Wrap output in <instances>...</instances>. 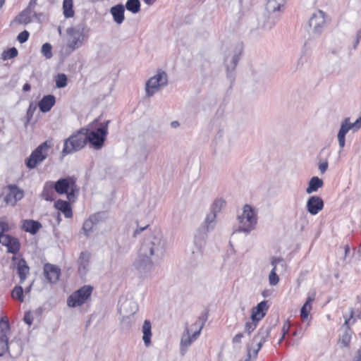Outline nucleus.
Segmentation results:
<instances>
[{"label": "nucleus", "instance_id": "nucleus-1", "mask_svg": "<svg viewBox=\"0 0 361 361\" xmlns=\"http://www.w3.org/2000/svg\"><path fill=\"white\" fill-rule=\"evenodd\" d=\"M88 29L84 24H78L66 30L65 44L61 50L63 56H67L82 47L88 39Z\"/></svg>", "mask_w": 361, "mask_h": 361}, {"label": "nucleus", "instance_id": "nucleus-2", "mask_svg": "<svg viewBox=\"0 0 361 361\" xmlns=\"http://www.w3.org/2000/svg\"><path fill=\"white\" fill-rule=\"evenodd\" d=\"M286 0H267L265 15L258 20L259 27L269 30L277 23L285 9Z\"/></svg>", "mask_w": 361, "mask_h": 361}, {"label": "nucleus", "instance_id": "nucleus-3", "mask_svg": "<svg viewBox=\"0 0 361 361\" xmlns=\"http://www.w3.org/2000/svg\"><path fill=\"white\" fill-rule=\"evenodd\" d=\"M166 250V240L159 233L149 237L142 245L141 252L154 258L164 256Z\"/></svg>", "mask_w": 361, "mask_h": 361}, {"label": "nucleus", "instance_id": "nucleus-4", "mask_svg": "<svg viewBox=\"0 0 361 361\" xmlns=\"http://www.w3.org/2000/svg\"><path fill=\"white\" fill-rule=\"evenodd\" d=\"M87 129L82 128L66 139L61 151L62 154L66 156L82 149L87 143Z\"/></svg>", "mask_w": 361, "mask_h": 361}, {"label": "nucleus", "instance_id": "nucleus-5", "mask_svg": "<svg viewBox=\"0 0 361 361\" xmlns=\"http://www.w3.org/2000/svg\"><path fill=\"white\" fill-rule=\"evenodd\" d=\"M168 84V75L162 69H157L154 75L145 83V92L148 97H152Z\"/></svg>", "mask_w": 361, "mask_h": 361}, {"label": "nucleus", "instance_id": "nucleus-6", "mask_svg": "<svg viewBox=\"0 0 361 361\" xmlns=\"http://www.w3.org/2000/svg\"><path fill=\"white\" fill-rule=\"evenodd\" d=\"M51 146L49 141H45L39 145L26 159V166L29 169H33L42 164L48 157Z\"/></svg>", "mask_w": 361, "mask_h": 361}, {"label": "nucleus", "instance_id": "nucleus-7", "mask_svg": "<svg viewBox=\"0 0 361 361\" xmlns=\"http://www.w3.org/2000/svg\"><path fill=\"white\" fill-rule=\"evenodd\" d=\"M239 230L250 233L257 224V216L251 206L246 204L243 208V212L238 216Z\"/></svg>", "mask_w": 361, "mask_h": 361}, {"label": "nucleus", "instance_id": "nucleus-8", "mask_svg": "<svg viewBox=\"0 0 361 361\" xmlns=\"http://www.w3.org/2000/svg\"><path fill=\"white\" fill-rule=\"evenodd\" d=\"M54 190L59 194H66L68 200H73L79 192V188L71 178H61L54 184Z\"/></svg>", "mask_w": 361, "mask_h": 361}, {"label": "nucleus", "instance_id": "nucleus-9", "mask_svg": "<svg viewBox=\"0 0 361 361\" xmlns=\"http://www.w3.org/2000/svg\"><path fill=\"white\" fill-rule=\"evenodd\" d=\"M140 278L143 279L150 276L154 270V263L151 257L141 252L133 264Z\"/></svg>", "mask_w": 361, "mask_h": 361}, {"label": "nucleus", "instance_id": "nucleus-10", "mask_svg": "<svg viewBox=\"0 0 361 361\" xmlns=\"http://www.w3.org/2000/svg\"><path fill=\"white\" fill-rule=\"evenodd\" d=\"M108 123L109 121L102 123L101 126L96 130H87V142L89 141L94 149H99L102 147L108 133Z\"/></svg>", "mask_w": 361, "mask_h": 361}, {"label": "nucleus", "instance_id": "nucleus-11", "mask_svg": "<svg viewBox=\"0 0 361 361\" xmlns=\"http://www.w3.org/2000/svg\"><path fill=\"white\" fill-rule=\"evenodd\" d=\"M326 25V14L321 10L314 12L309 20V31L315 36L319 35Z\"/></svg>", "mask_w": 361, "mask_h": 361}, {"label": "nucleus", "instance_id": "nucleus-12", "mask_svg": "<svg viewBox=\"0 0 361 361\" xmlns=\"http://www.w3.org/2000/svg\"><path fill=\"white\" fill-rule=\"evenodd\" d=\"M360 128L361 117H359L354 123H351L349 118H345L341 124V128L337 135L338 145L341 149L345 147V135L349 132V130H353L355 132L358 130Z\"/></svg>", "mask_w": 361, "mask_h": 361}, {"label": "nucleus", "instance_id": "nucleus-13", "mask_svg": "<svg viewBox=\"0 0 361 361\" xmlns=\"http://www.w3.org/2000/svg\"><path fill=\"white\" fill-rule=\"evenodd\" d=\"M93 288L91 286H84L69 296L67 304L71 307L82 305L91 295Z\"/></svg>", "mask_w": 361, "mask_h": 361}, {"label": "nucleus", "instance_id": "nucleus-14", "mask_svg": "<svg viewBox=\"0 0 361 361\" xmlns=\"http://www.w3.org/2000/svg\"><path fill=\"white\" fill-rule=\"evenodd\" d=\"M192 326L198 327V329L195 330V331L191 335L190 330L186 328L185 331L182 335L180 339V353L182 355H184L186 353L188 347L197 338L202 329V325L198 326L196 323L192 324Z\"/></svg>", "mask_w": 361, "mask_h": 361}, {"label": "nucleus", "instance_id": "nucleus-15", "mask_svg": "<svg viewBox=\"0 0 361 361\" xmlns=\"http://www.w3.org/2000/svg\"><path fill=\"white\" fill-rule=\"evenodd\" d=\"M5 192L4 201L7 204L12 206L23 197V191L14 185H8Z\"/></svg>", "mask_w": 361, "mask_h": 361}, {"label": "nucleus", "instance_id": "nucleus-16", "mask_svg": "<svg viewBox=\"0 0 361 361\" xmlns=\"http://www.w3.org/2000/svg\"><path fill=\"white\" fill-rule=\"evenodd\" d=\"M137 310L138 305L135 301L128 299H124L123 301L120 300L118 311L123 319L133 315Z\"/></svg>", "mask_w": 361, "mask_h": 361}, {"label": "nucleus", "instance_id": "nucleus-17", "mask_svg": "<svg viewBox=\"0 0 361 361\" xmlns=\"http://www.w3.org/2000/svg\"><path fill=\"white\" fill-rule=\"evenodd\" d=\"M354 314V312L353 309L350 310V316L348 318H345V322L343 324V326L345 328L344 333L340 336L339 341L343 345V347H347L351 339V331L350 329V326L355 322V319H353Z\"/></svg>", "mask_w": 361, "mask_h": 361}, {"label": "nucleus", "instance_id": "nucleus-18", "mask_svg": "<svg viewBox=\"0 0 361 361\" xmlns=\"http://www.w3.org/2000/svg\"><path fill=\"white\" fill-rule=\"evenodd\" d=\"M9 331L8 322L4 319L0 321V356L8 350L7 334Z\"/></svg>", "mask_w": 361, "mask_h": 361}, {"label": "nucleus", "instance_id": "nucleus-19", "mask_svg": "<svg viewBox=\"0 0 361 361\" xmlns=\"http://www.w3.org/2000/svg\"><path fill=\"white\" fill-rule=\"evenodd\" d=\"M91 268L90 254L87 252H81L78 259V273L80 277L86 276Z\"/></svg>", "mask_w": 361, "mask_h": 361}, {"label": "nucleus", "instance_id": "nucleus-20", "mask_svg": "<svg viewBox=\"0 0 361 361\" xmlns=\"http://www.w3.org/2000/svg\"><path fill=\"white\" fill-rule=\"evenodd\" d=\"M323 207L324 202L320 197L312 196L307 201V209L312 215L317 214L323 209Z\"/></svg>", "mask_w": 361, "mask_h": 361}, {"label": "nucleus", "instance_id": "nucleus-21", "mask_svg": "<svg viewBox=\"0 0 361 361\" xmlns=\"http://www.w3.org/2000/svg\"><path fill=\"white\" fill-rule=\"evenodd\" d=\"M241 53V47H238L235 49L233 53L229 52L225 59V63L226 66V69L228 71H233L235 69Z\"/></svg>", "mask_w": 361, "mask_h": 361}, {"label": "nucleus", "instance_id": "nucleus-22", "mask_svg": "<svg viewBox=\"0 0 361 361\" xmlns=\"http://www.w3.org/2000/svg\"><path fill=\"white\" fill-rule=\"evenodd\" d=\"M44 274L50 283L56 282L60 276V269L56 266L47 264L44 267Z\"/></svg>", "mask_w": 361, "mask_h": 361}, {"label": "nucleus", "instance_id": "nucleus-23", "mask_svg": "<svg viewBox=\"0 0 361 361\" xmlns=\"http://www.w3.org/2000/svg\"><path fill=\"white\" fill-rule=\"evenodd\" d=\"M268 310V305L266 301H262L257 305L252 308L251 319L260 321L266 314Z\"/></svg>", "mask_w": 361, "mask_h": 361}, {"label": "nucleus", "instance_id": "nucleus-24", "mask_svg": "<svg viewBox=\"0 0 361 361\" xmlns=\"http://www.w3.org/2000/svg\"><path fill=\"white\" fill-rule=\"evenodd\" d=\"M141 331L142 333V339L144 344L146 347H149L152 343V324L149 320L145 319L142 325Z\"/></svg>", "mask_w": 361, "mask_h": 361}, {"label": "nucleus", "instance_id": "nucleus-25", "mask_svg": "<svg viewBox=\"0 0 361 361\" xmlns=\"http://www.w3.org/2000/svg\"><path fill=\"white\" fill-rule=\"evenodd\" d=\"M315 299V293H312L310 294L300 309V317L302 322L307 321L309 318L310 313L312 308V302Z\"/></svg>", "mask_w": 361, "mask_h": 361}, {"label": "nucleus", "instance_id": "nucleus-26", "mask_svg": "<svg viewBox=\"0 0 361 361\" xmlns=\"http://www.w3.org/2000/svg\"><path fill=\"white\" fill-rule=\"evenodd\" d=\"M100 221L99 214H95L90 216L87 220L84 221L82 230L86 236H89L93 231L94 225L97 224Z\"/></svg>", "mask_w": 361, "mask_h": 361}, {"label": "nucleus", "instance_id": "nucleus-27", "mask_svg": "<svg viewBox=\"0 0 361 361\" xmlns=\"http://www.w3.org/2000/svg\"><path fill=\"white\" fill-rule=\"evenodd\" d=\"M216 214H217L212 211L207 214L202 227L201 228L204 234L209 232L210 231H212L214 228L216 224Z\"/></svg>", "mask_w": 361, "mask_h": 361}, {"label": "nucleus", "instance_id": "nucleus-28", "mask_svg": "<svg viewBox=\"0 0 361 361\" xmlns=\"http://www.w3.org/2000/svg\"><path fill=\"white\" fill-rule=\"evenodd\" d=\"M125 8L122 4H118L111 8L110 13L113 16V19L117 24H121L124 19Z\"/></svg>", "mask_w": 361, "mask_h": 361}, {"label": "nucleus", "instance_id": "nucleus-29", "mask_svg": "<svg viewBox=\"0 0 361 361\" xmlns=\"http://www.w3.org/2000/svg\"><path fill=\"white\" fill-rule=\"evenodd\" d=\"M54 207L56 209L63 213L66 218L72 217V209L68 202L59 200L55 202Z\"/></svg>", "mask_w": 361, "mask_h": 361}, {"label": "nucleus", "instance_id": "nucleus-30", "mask_svg": "<svg viewBox=\"0 0 361 361\" xmlns=\"http://www.w3.org/2000/svg\"><path fill=\"white\" fill-rule=\"evenodd\" d=\"M55 97L53 95L44 96L39 102V108L42 112L47 113L51 110L55 104Z\"/></svg>", "mask_w": 361, "mask_h": 361}, {"label": "nucleus", "instance_id": "nucleus-31", "mask_svg": "<svg viewBox=\"0 0 361 361\" xmlns=\"http://www.w3.org/2000/svg\"><path fill=\"white\" fill-rule=\"evenodd\" d=\"M269 335L270 328L269 326H262L258 331L257 334L254 336L252 339L253 343L258 344L260 343V345L262 346Z\"/></svg>", "mask_w": 361, "mask_h": 361}, {"label": "nucleus", "instance_id": "nucleus-32", "mask_svg": "<svg viewBox=\"0 0 361 361\" xmlns=\"http://www.w3.org/2000/svg\"><path fill=\"white\" fill-rule=\"evenodd\" d=\"M41 226L40 223L34 220H24L22 222V228L31 234H35Z\"/></svg>", "mask_w": 361, "mask_h": 361}, {"label": "nucleus", "instance_id": "nucleus-33", "mask_svg": "<svg viewBox=\"0 0 361 361\" xmlns=\"http://www.w3.org/2000/svg\"><path fill=\"white\" fill-rule=\"evenodd\" d=\"M29 267L25 259H21L18 262V274L20 279V283H23L29 274Z\"/></svg>", "mask_w": 361, "mask_h": 361}, {"label": "nucleus", "instance_id": "nucleus-34", "mask_svg": "<svg viewBox=\"0 0 361 361\" xmlns=\"http://www.w3.org/2000/svg\"><path fill=\"white\" fill-rule=\"evenodd\" d=\"M323 184V180L321 178L317 176H314L309 181L308 186L306 188V192L311 194L316 192L319 188L322 187Z\"/></svg>", "mask_w": 361, "mask_h": 361}, {"label": "nucleus", "instance_id": "nucleus-35", "mask_svg": "<svg viewBox=\"0 0 361 361\" xmlns=\"http://www.w3.org/2000/svg\"><path fill=\"white\" fill-rule=\"evenodd\" d=\"M194 244L196 247L195 250L192 251V254L195 255V259H197L198 258L202 257V247L205 244V240L204 237H197L196 236L195 238Z\"/></svg>", "mask_w": 361, "mask_h": 361}, {"label": "nucleus", "instance_id": "nucleus-36", "mask_svg": "<svg viewBox=\"0 0 361 361\" xmlns=\"http://www.w3.org/2000/svg\"><path fill=\"white\" fill-rule=\"evenodd\" d=\"M262 346L260 343L258 344L252 343V345L247 348V355L246 361H249L252 358H255L258 354V352L261 349Z\"/></svg>", "mask_w": 361, "mask_h": 361}, {"label": "nucleus", "instance_id": "nucleus-37", "mask_svg": "<svg viewBox=\"0 0 361 361\" xmlns=\"http://www.w3.org/2000/svg\"><path fill=\"white\" fill-rule=\"evenodd\" d=\"M140 2L139 0H127L126 8L133 13H137L140 11Z\"/></svg>", "mask_w": 361, "mask_h": 361}, {"label": "nucleus", "instance_id": "nucleus-38", "mask_svg": "<svg viewBox=\"0 0 361 361\" xmlns=\"http://www.w3.org/2000/svg\"><path fill=\"white\" fill-rule=\"evenodd\" d=\"M33 12H30L25 9L16 18V21L20 24H27L31 22V14Z\"/></svg>", "mask_w": 361, "mask_h": 361}, {"label": "nucleus", "instance_id": "nucleus-39", "mask_svg": "<svg viewBox=\"0 0 361 361\" xmlns=\"http://www.w3.org/2000/svg\"><path fill=\"white\" fill-rule=\"evenodd\" d=\"M63 15L66 18H72L74 16L73 9V1H63Z\"/></svg>", "mask_w": 361, "mask_h": 361}, {"label": "nucleus", "instance_id": "nucleus-40", "mask_svg": "<svg viewBox=\"0 0 361 361\" xmlns=\"http://www.w3.org/2000/svg\"><path fill=\"white\" fill-rule=\"evenodd\" d=\"M6 247L8 252L15 254L19 250L20 243L16 238L12 237Z\"/></svg>", "mask_w": 361, "mask_h": 361}, {"label": "nucleus", "instance_id": "nucleus-41", "mask_svg": "<svg viewBox=\"0 0 361 361\" xmlns=\"http://www.w3.org/2000/svg\"><path fill=\"white\" fill-rule=\"evenodd\" d=\"M276 267H273L271 271L269 274V283L270 286H276L279 282V277L276 274Z\"/></svg>", "mask_w": 361, "mask_h": 361}, {"label": "nucleus", "instance_id": "nucleus-42", "mask_svg": "<svg viewBox=\"0 0 361 361\" xmlns=\"http://www.w3.org/2000/svg\"><path fill=\"white\" fill-rule=\"evenodd\" d=\"M225 204H226V202L223 199H221V198L216 199L214 200V203L212 204L211 211L217 214V213L220 212L221 209L225 206Z\"/></svg>", "mask_w": 361, "mask_h": 361}, {"label": "nucleus", "instance_id": "nucleus-43", "mask_svg": "<svg viewBox=\"0 0 361 361\" xmlns=\"http://www.w3.org/2000/svg\"><path fill=\"white\" fill-rule=\"evenodd\" d=\"M12 298L20 302L23 301V290L21 286H16L11 293Z\"/></svg>", "mask_w": 361, "mask_h": 361}, {"label": "nucleus", "instance_id": "nucleus-44", "mask_svg": "<svg viewBox=\"0 0 361 361\" xmlns=\"http://www.w3.org/2000/svg\"><path fill=\"white\" fill-rule=\"evenodd\" d=\"M51 49H52V47H51V44L47 42V43H44L42 46L41 53L42 54V55L46 57V59H49L53 56Z\"/></svg>", "mask_w": 361, "mask_h": 361}, {"label": "nucleus", "instance_id": "nucleus-45", "mask_svg": "<svg viewBox=\"0 0 361 361\" xmlns=\"http://www.w3.org/2000/svg\"><path fill=\"white\" fill-rule=\"evenodd\" d=\"M271 264L273 267H276V270L278 269V265L281 267V269H286V264L284 259L282 257H273L271 258Z\"/></svg>", "mask_w": 361, "mask_h": 361}, {"label": "nucleus", "instance_id": "nucleus-46", "mask_svg": "<svg viewBox=\"0 0 361 361\" xmlns=\"http://www.w3.org/2000/svg\"><path fill=\"white\" fill-rule=\"evenodd\" d=\"M67 85V77L65 74H59L56 78V86L58 88H63Z\"/></svg>", "mask_w": 361, "mask_h": 361}, {"label": "nucleus", "instance_id": "nucleus-47", "mask_svg": "<svg viewBox=\"0 0 361 361\" xmlns=\"http://www.w3.org/2000/svg\"><path fill=\"white\" fill-rule=\"evenodd\" d=\"M257 321L252 320L251 322H247L245 325V331L248 334H250L257 326Z\"/></svg>", "mask_w": 361, "mask_h": 361}, {"label": "nucleus", "instance_id": "nucleus-48", "mask_svg": "<svg viewBox=\"0 0 361 361\" xmlns=\"http://www.w3.org/2000/svg\"><path fill=\"white\" fill-rule=\"evenodd\" d=\"M17 55H18V51L16 48L13 47V48L8 49L7 51H4L3 53V58L4 59H13V58L16 57Z\"/></svg>", "mask_w": 361, "mask_h": 361}, {"label": "nucleus", "instance_id": "nucleus-49", "mask_svg": "<svg viewBox=\"0 0 361 361\" xmlns=\"http://www.w3.org/2000/svg\"><path fill=\"white\" fill-rule=\"evenodd\" d=\"M328 166H329V164H328V161L326 159H319L318 167H319V170L322 174H324L326 171V170L328 169Z\"/></svg>", "mask_w": 361, "mask_h": 361}, {"label": "nucleus", "instance_id": "nucleus-50", "mask_svg": "<svg viewBox=\"0 0 361 361\" xmlns=\"http://www.w3.org/2000/svg\"><path fill=\"white\" fill-rule=\"evenodd\" d=\"M28 37H29V32L25 30V31L21 32L18 35L17 39L20 43H24L27 40Z\"/></svg>", "mask_w": 361, "mask_h": 361}, {"label": "nucleus", "instance_id": "nucleus-51", "mask_svg": "<svg viewBox=\"0 0 361 361\" xmlns=\"http://www.w3.org/2000/svg\"><path fill=\"white\" fill-rule=\"evenodd\" d=\"M11 238V236L3 233L1 235H0V244L7 247Z\"/></svg>", "mask_w": 361, "mask_h": 361}, {"label": "nucleus", "instance_id": "nucleus-52", "mask_svg": "<svg viewBox=\"0 0 361 361\" xmlns=\"http://www.w3.org/2000/svg\"><path fill=\"white\" fill-rule=\"evenodd\" d=\"M290 325L288 321H286L283 324L282 329H281L283 337H285L286 334H288L289 329H290Z\"/></svg>", "mask_w": 361, "mask_h": 361}, {"label": "nucleus", "instance_id": "nucleus-53", "mask_svg": "<svg viewBox=\"0 0 361 361\" xmlns=\"http://www.w3.org/2000/svg\"><path fill=\"white\" fill-rule=\"evenodd\" d=\"M32 314L28 312V313H26L24 316V322L27 324L28 325H30L32 322Z\"/></svg>", "mask_w": 361, "mask_h": 361}, {"label": "nucleus", "instance_id": "nucleus-54", "mask_svg": "<svg viewBox=\"0 0 361 361\" xmlns=\"http://www.w3.org/2000/svg\"><path fill=\"white\" fill-rule=\"evenodd\" d=\"M37 4V0H30L29 5L26 10H27L30 12H34V8Z\"/></svg>", "mask_w": 361, "mask_h": 361}, {"label": "nucleus", "instance_id": "nucleus-55", "mask_svg": "<svg viewBox=\"0 0 361 361\" xmlns=\"http://www.w3.org/2000/svg\"><path fill=\"white\" fill-rule=\"evenodd\" d=\"M331 0H314V4L319 6H326L330 3Z\"/></svg>", "mask_w": 361, "mask_h": 361}, {"label": "nucleus", "instance_id": "nucleus-56", "mask_svg": "<svg viewBox=\"0 0 361 361\" xmlns=\"http://www.w3.org/2000/svg\"><path fill=\"white\" fill-rule=\"evenodd\" d=\"M243 337V334L242 333L237 334L233 338V342L234 343H238L241 342V338Z\"/></svg>", "mask_w": 361, "mask_h": 361}, {"label": "nucleus", "instance_id": "nucleus-57", "mask_svg": "<svg viewBox=\"0 0 361 361\" xmlns=\"http://www.w3.org/2000/svg\"><path fill=\"white\" fill-rule=\"evenodd\" d=\"M8 226L7 224L4 222H0V235H1L5 231L8 229Z\"/></svg>", "mask_w": 361, "mask_h": 361}, {"label": "nucleus", "instance_id": "nucleus-58", "mask_svg": "<svg viewBox=\"0 0 361 361\" xmlns=\"http://www.w3.org/2000/svg\"><path fill=\"white\" fill-rule=\"evenodd\" d=\"M170 125H171V127L172 128H178V127L180 126V123H179V122H178V121H172V122L171 123V124H170Z\"/></svg>", "mask_w": 361, "mask_h": 361}, {"label": "nucleus", "instance_id": "nucleus-59", "mask_svg": "<svg viewBox=\"0 0 361 361\" xmlns=\"http://www.w3.org/2000/svg\"><path fill=\"white\" fill-rule=\"evenodd\" d=\"M30 90V85L28 83H25L23 87V90L27 92Z\"/></svg>", "mask_w": 361, "mask_h": 361}, {"label": "nucleus", "instance_id": "nucleus-60", "mask_svg": "<svg viewBox=\"0 0 361 361\" xmlns=\"http://www.w3.org/2000/svg\"><path fill=\"white\" fill-rule=\"evenodd\" d=\"M43 195H44V197L46 200H51V198L49 197V195L47 194H46V188H44V189Z\"/></svg>", "mask_w": 361, "mask_h": 361}, {"label": "nucleus", "instance_id": "nucleus-61", "mask_svg": "<svg viewBox=\"0 0 361 361\" xmlns=\"http://www.w3.org/2000/svg\"><path fill=\"white\" fill-rule=\"evenodd\" d=\"M356 38H357L358 40H360V39H361V28L357 32Z\"/></svg>", "mask_w": 361, "mask_h": 361}, {"label": "nucleus", "instance_id": "nucleus-62", "mask_svg": "<svg viewBox=\"0 0 361 361\" xmlns=\"http://www.w3.org/2000/svg\"><path fill=\"white\" fill-rule=\"evenodd\" d=\"M350 252V247L348 245L345 246V256H346Z\"/></svg>", "mask_w": 361, "mask_h": 361}, {"label": "nucleus", "instance_id": "nucleus-63", "mask_svg": "<svg viewBox=\"0 0 361 361\" xmlns=\"http://www.w3.org/2000/svg\"><path fill=\"white\" fill-rule=\"evenodd\" d=\"M361 360V352L359 351L357 353V361H360Z\"/></svg>", "mask_w": 361, "mask_h": 361}, {"label": "nucleus", "instance_id": "nucleus-64", "mask_svg": "<svg viewBox=\"0 0 361 361\" xmlns=\"http://www.w3.org/2000/svg\"><path fill=\"white\" fill-rule=\"evenodd\" d=\"M360 43V40H358L357 38H356V41L355 42V44H354V48H356V47L357 46V44Z\"/></svg>", "mask_w": 361, "mask_h": 361}]
</instances>
